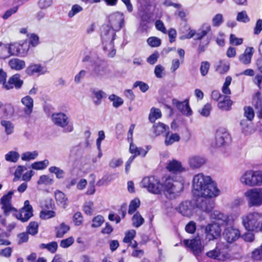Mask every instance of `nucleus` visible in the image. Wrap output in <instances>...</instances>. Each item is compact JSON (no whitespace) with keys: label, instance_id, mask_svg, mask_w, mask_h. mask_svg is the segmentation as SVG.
Segmentation results:
<instances>
[{"label":"nucleus","instance_id":"nucleus-1","mask_svg":"<svg viewBox=\"0 0 262 262\" xmlns=\"http://www.w3.org/2000/svg\"><path fill=\"white\" fill-rule=\"evenodd\" d=\"M192 192L195 195L203 198H215L220 193L216 182L210 176L202 173L193 177Z\"/></svg>","mask_w":262,"mask_h":262},{"label":"nucleus","instance_id":"nucleus-2","mask_svg":"<svg viewBox=\"0 0 262 262\" xmlns=\"http://www.w3.org/2000/svg\"><path fill=\"white\" fill-rule=\"evenodd\" d=\"M13 191H10L4 195L1 199L2 209L5 216L12 213L16 217L23 222L28 221L33 216V208L30 202L27 200L24 203V206L19 212H18L11 204V200Z\"/></svg>","mask_w":262,"mask_h":262},{"label":"nucleus","instance_id":"nucleus-3","mask_svg":"<svg viewBox=\"0 0 262 262\" xmlns=\"http://www.w3.org/2000/svg\"><path fill=\"white\" fill-rule=\"evenodd\" d=\"M117 31L107 25L103 26L101 29V36L104 44L103 49L110 58L114 57L116 53L113 41L115 39L116 32Z\"/></svg>","mask_w":262,"mask_h":262},{"label":"nucleus","instance_id":"nucleus-4","mask_svg":"<svg viewBox=\"0 0 262 262\" xmlns=\"http://www.w3.org/2000/svg\"><path fill=\"white\" fill-rule=\"evenodd\" d=\"M242 224L245 229L250 231L262 232V213L254 211L248 213L242 217Z\"/></svg>","mask_w":262,"mask_h":262},{"label":"nucleus","instance_id":"nucleus-5","mask_svg":"<svg viewBox=\"0 0 262 262\" xmlns=\"http://www.w3.org/2000/svg\"><path fill=\"white\" fill-rule=\"evenodd\" d=\"M184 189L183 183L167 179L163 184L162 191L167 198L174 199L178 197Z\"/></svg>","mask_w":262,"mask_h":262},{"label":"nucleus","instance_id":"nucleus-6","mask_svg":"<svg viewBox=\"0 0 262 262\" xmlns=\"http://www.w3.org/2000/svg\"><path fill=\"white\" fill-rule=\"evenodd\" d=\"M227 248L225 243H217L215 248L207 252L206 255L210 258L219 260H232L234 257L226 251Z\"/></svg>","mask_w":262,"mask_h":262},{"label":"nucleus","instance_id":"nucleus-7","mask_svg":"<svg viewBox=\"0 0 262 262\" xmlns=\"http://www.w3.org/2000/svg\"><path fill=\"white\" fill-rule=\"evenodd\" d=\"M51 120L55 125L62 128L66 133L72 132L74 129L73 123L70 122L69 117L63 113H53Z\"/></svg>","mask_w":262,"mask_h":262},{"label":"nucleus","instance_id":"nucleus-8","mask_svg":"<svg viewBox=\"0 0 262 262\" xmlns=\"http://www.w3.org/2000/svg\"><path fill=\"white\" fill-rule=\"evenodd\" d=\"M141 186L150 193L160 194L162 193L163 184L155 177H144L141 182Z\"/></svg>","mask_w":262,"mask_h":262},{"label":"nucleus","instance_id":"nucleus-9","mask_svg":"<svg viewBox=\"0 0 262 262\" xmlns=\"http://www.w3.org/2000/svg\"><path fill=\"white\" fill-rule=\"evenodd\" d=\"M244 195L247 199L250 207H259L262 205L261 188L250 189L245 192Z\"/></svg>","mask_w":262,"mask_h":262},{"label":"nucleus","instance_id":"nucleus-10","mask_svg":"<svg viewBox=\"0 0 262 262\" xmlns=\"http://www.w3.org/2000/svg\"><path fill=\"white\" fill-rule=\"evenodd\" d=\"M204 232L206 238L208 241L216 240L221 236V226L219 223L212 222L205 226Z\"/></svg>","mask_w":262,"mask_h":262},{"label":"nucleus","instance_id":"nucleus-11","mask_svg":"<svg viewBox=\"0 0 262 262\" xmlns=\"http://www.w3.org/2000/svg\"><path fill=\"white\" fill-rule=\"evenodd\" d=\"M107 25L115 30L120 31L125 25V17L123 13L116 12L110 14L108 17Z\"/></svg>","mask_w":262,"mask_h":262},{"label":"nucleus","instance_id":"nucleus-12","mask_svg":"<svg viewBox=\"0 0 262 262\" xmlns=\"http://www.w3.org/2000/svg\"><path fill=\"white\" fill-rule=\"evenodd\" d=\"M211 34V27L207 23L203 24L197 31L191 30L185 35V38L189 39L194 37L195 40H201L208 34Z\"/></svg>","mask_w":262,"mask_h":262},{"label":"nucleus","instance_id":"nucleus-13","mask_svg":"<svg viewBox=\"0 0 262 262\" xmlns=\"http://www.w3.org/2000/svg\"><path fill=\"white\" fill-rule=\"evenodd\" d=\"M183 243L195 255L200 254L204 250V246L199 236L191 239H184Z\"/></svg>","mask_w":262,"mask_h":262},{"label":"nucleus","instance_id":"nucleus-14","mask_svg":"<svg viewBox=\"0 0 262 262\" xmlns=\"http://www.w3.org/2000/svg\"><path fill=\"white\" fill-rule=\"evenodd\" d=\"M240 231L237 228L233 226L226 227L223 232V236L224 239L228 243H234L240 237Z\"/></svg>","mask_w":262,"mask_h":262},{"label":"nucleus","instance_id":"nucleus-15","mask_svg":"<svg viewBox=\"0 0 262 262\" xmlns=\"http://www.w3.org/2000/svg\"><path fill=\"white\" fill-rule=\"evenodd\" d=\"M231 138L224 128L219 129L215 136V143L218 147L227 145L230 143Z\"/></svg>","mask_w":262,"mask_h":262},{"label":"nucleus","instance_id":"nucleus-16","mask_svg":"<svg viewBox=\"0 0 262 262\" xmlns=\"http://www.w3.org/2000/svg\"><path fill=\"white\" fill-rule=\"evenodd\" d=\"M21 102L24 106L23 109V116L25 118L30 117L33 110V99L30 96H26L21 98Z\"/></svg>","mask_w":262,"mask_h":262},{"label":"nucleus","instance_id":"nucleus-17","mask_svg":"<svg viewBox=\"0 0 262 262\" xmlns=\"http://www.w3.org/2000/svg\"><path fill=\"white\" fill-rule=\"evenodd\" d=\"M254 51L255 50L253 47H247L244 53L238 56V59L239 61L244 65L249 66L251 63L252 58Z\"/></svg>","mask_w":262,"mask_h":262},{"label":"nucleus","instance_id":"nucleus-18","mask_svg":"<svg viewBox=\"0 0 262 262\" xmlns=\"http://www.w3.org/2000/svg\"><path fill=\"white\" fill-rule=\"evenodd\" d=\"M254 176L255 172L254 170H247L242 174L239 181L245 186L248 187L255 186Z\"/></svg>","mask_w":262,"mask_h":262},{"label":"nucleus","instance_id":"nucleus-19","mask_svg":"<svg viewBox=\"0 0 262 262\" xmlns=\"http://www.w3.org/2000/svg\"><path fill=\"white\" fill-rule=\"evenodd\" d=\"M23 81L20 79V75L16 74L10 77L7 82L5 89L8 90L15 88L16 89H19L22 86Z\"/></svg>","mask_w":262,"mask_h":262},{"label":"nucleus","instance_id":"nucleus-20","mask_svg":"<svg viewBox=\"0 0 262 262\" xmlns=\"http://www.w3.org/2000/svg\"><path fill=\"white\" fill-rule=\"evenodd\" d=\"M188 164L192 169H198L202 167L206 162V159L199 155H192L188 158Z\"/></svg>","mask_w":262,"mask_h":262},{"label":"nucleus","instance_id":"nucleus-21","mask_svg":"<svg viewBox=\"0 0 262 262\" xmlns=\"http://www.w3.org/2000/svg\"><path fill=\"white\" fill-rule=\"evenodd\" d=\"M210 217L215 220V222L219 223L221 226L228 225L229 221L228 215L219 210H213L211 212Z\"/></svg>","mask_w":262,"mask_h":262},{"label":"nucleus","instance_id":"nucleus-22","mask_svg":"<svg viewBox=\"0 0 262 262\" xmlns=\"http://www.w3.org/2000/svg\"><path fill=\"white\" fill-rule=\"evenodd\" d=\"M25 72L29 76L41 75L46 73L44 68L39 64H31L25 70Z\"/></svg>","mask_w":262,"mask_h":262},{"label":"nucleus","instance_id":"nucleus-23","mask_svg":"<svg viewBox=\"0 0 262 262\" xmlns=\"http://www.w3.org/2000/svg\"><path fill=\"white\" fill-rule=\"evenodd\" d=\"M167 170L173 173L181 172L185 171L181 162L176 160L170 161L166 166Z\"/></svg>","mask_w":262,"mask_h":262},{"label":"nucleus","instance_id":"nucleus-24","mask_svg":"<svg viewBox=\"0 0 262 262\" xmlns=\"http://www.w3.org/2000/svg\"><path fill=\"white\" fill-rule=\"evenodd\" d=\"M207 198H204L199 200L197 207L204 212H210L213 207V202Z\"/></svg>","mask_w":262,"mask_h":262},{"label":"nucleus","instance_id":"nucleus-25","mask_svg":"<svg viewBox=\"0 0 262 262\" xmlns=\"http://www.w3.org/2000/svg\"><path fill=\"white\" fill-rule=\"evenodd\" d=\"M8 66L12 70L20 71L26 67V62L23 60L14 58L9 60Z\"/></svg>","mask_w":262,"mask_h":262},{"label":"nucleus","instance_id":"nucleus-26","mask_svg":"<svg viewBox=\"0 0 262 262\" xmlns=\"http://www.w3.org/2000/svg\"><path fill=\"white\" fill-rule=\"evenodd\" d=\"M146 148L147 149L145 150L142 147H138L132 142L130 143L129 152L135 157L140 156L144 157L149 150L148 146H147Z\"/></svg>","mask_w":262,"mask_h":262},{"label":"nucleus","instance_id":"nucleus-27","mask_svg":"<svg viewBox=\"0 0 262 262\" xmlns=\"http://www.w3.org/2000/svg\"><path fill=\"white\" fill-rule=\"evenodd\" d=\"M242 132L246 135L253 134L255 130L251 121L243 119L240 122Z\"/></svg>","mask_w":262,"mask_h":262},{"label":"nucleus","instance_id":"nucleus-28","mask_svg":"<svg viewBox=\"0 0 262 262\" xmlns=\"http://www.w3.org/2000/svg\"><path fill=\"white\" fill-rule=\"evenodd\" d=\"M177 107L183 115L187 116L191 115L192 111L189 105L188 100L178 102L177 104Z\"/></svg>","mask_w":262,"mask_h":262},{"label":"nucleus","instance_id":"nucleus-29","mask_svg":"<svg viewBox=\"0 0 262 262\" xmlns=\"http://www.w3.org/2000/svg\"><path fill=\"white\" fill-rule=\"evenodd\" d=\"M55 198L57 203L63 208L68 205V200L66 194L60 190H56L55 193Z\"/></svg>","mask_w":262,"mask_h":262},{"label":"nucleus","instance_id":"nucleus-30","mask_svg":"<svg viewBox=\"0 0 262 262\" xmlns=\"http://www.w3.org/2000/svg\"><path fill=\"white\" fill-rule=\"evenodd\" d=\"M177 210L183 216H190L192 215L190 204L188 202L182 203L179 206Z\"/></svg>","mask_w":262,"mask_h":262},{"label":"nucleus","instance_id":"nucleus-31","mask_svg":"<svg viewBox=\"0 0 262 262\" xmlns=\"http://www.w3.org/2000/svg\"><path fill=\"white\" fill-rule=\"evenodd\" d=\"M232 101L228 96H224L223 99L219 101L218 103V107L223 111H229L231 109Z\"/></svg>","mask_w":262,"mask_h":262},{"label":"nucleus","instance_id":"nucleus-32","mask_svg":"<svg viewBox=\"0 0 262 262\" xmlns=\"http://www.w3.org/2000/svg\"><path fill=\"white\" fill-rule=\"evenodd\" d=\"M93 95V102L95 105H99L101 103L102 99L106 97V93L102 90H95L92 91Z\"/></svg>","mask_w":262,"mask_h":262},{"label":"nucleus","instance_id":"nucleus-33","mask_svg":"<svg viewBox=\"0 0 262 262\" xmlns=\"http://www.w3.org/2000/svg\"><path fill=\"white\" fill-rule=\"evenodd\" d=\"M180 140V137L178 134L168 132L166 135L164 142L166 145L168 146L179 141Z\"/></svg>","mask_w":262,"mask_h":262},{"label":"nucleus","instance_id":"nucleus-34","mask_svg":"<svg viewBox=\"0 0 262 262\" xmlns=\"http://www.w3.org/2000/svg\"><path fill=\"white\" fill-rule=\"evenodd\" d=\"M253 103L257 110L256 113L258 117L262 119V100L259 95L257 94L254 97Z\"/></svg>","mask_w":262,"mask_h":262},{"label":"nucleus","instance_id":"nucleus-35","mask_svg":"<svg viewBox=\"0 0 262 262\" xmlns=\"http://www.w3.org/2000/svg\"><path fill=\"white\" fill-rule=\"evenodd\" d=\"M69 225L64 223H62L58 227H56V237L58 238L62 237L70 230Z\"/></svg>","mask_w":262,"mask_h":262},{"label":"nucleus","instance_id":"nucleus-36","mask_svg":"<svg viewBox=\"0 0 262 262\" xmlns=\"http://www.w3.org/2000/svg\"><path fill=\"white\" fill-rule=\"evenodd\" d=\"M230 64L225 60H221L216 66V70L221 74L226 73L229 69Z\"/></svg>","mask_w":262,"mask_h":262},{"label":"nucleus","instance_id":"nucleus-37","mask_svg":"<svg viewBox=\"0 0 262 262\" xmlns=\"http://www.w3.org/2000/svg\"><path fill=\"white\" fill-rule=\"evenodd\" d=\"M49 171L50 173L54 174L57 179H62L64 178L65 171L58 167L51 166L49 168Z\"/></svg>","mask_w":262,"mask_h":262},{"label":"nucleus","instance_id":"nucleus-38","mask_svg":"<svg viewBox=\"0 0 262 262\" xmlns=\"http://www.w3.org/2000/svg\"><path fill=\"white\" fill-rule=\"evenodd\" d=\"M132 225L134 227L139 228L144 222V219L139 212H137L132 217Z\"/></svg>","mask_w":262,"mask_h":262},{"label":"nucleus","instance_id":"nucleus-39","mask_svg":"<svg viewBox=\"0 0 262 262\" xmlns=\"http://www.w3.org/2000/svg\"><path fill=\"white\" fill-rule=\"evenodd\" d=\"M8 52L11 56H19V43H11L7 44Z\"/></svg>","mask_w":262,"mask_h":262},{"label":"nucleus","instance_id":"nucleus-40","mask_svg":"<svg viewBox=\"0 0 262 262\" xmlns=\"http://www.w3.org/2000/svg\"><path fill=\"white\" fill-rule=\"evenodd\" d=\"M169 127L162 123L155 124L153 126L154 134L157 136L165 132Z\"/></svg>","mask_w":262,"mask_h":262},{"label":"nucleus","instance_id":"nucleus-41","mask_svg":"<svg viewBox=\"0 0 262 262\" xmlns=\"http://www.w3.org/2000/svg\"><path fill=\"white\" fill-rule=\"evenodd\" d=\"M162 114L161 111L159 108L152 107L149 115L148 119L151 122H154L155 121L161 117Z\"/></svg>","mask_w":262,"mask_h":262},{"label":"nucleus","instance_id":"nucleus-42","mask_svg":"<svg viewBox=\"0 0 262 262\" xmlns=\"http://www.w3.org/2000/svg\"><path fill=\"white\" fill-rule=\"evenodd\" d=\"M108 99L110 101L112 102L113 106L115 108L119 107L124 103V101L122 98L115 94H111L110 95Z\"/></svg>","mask_w":262,"mask_h":262},{"label":"nucleus","instance_id":"nucleus-43","mask_svg":"<svg viewBox=\"0 0 262 262\" xmlns=\"http://www.w3.org/2000/svg\"><path fill=\"white\" fill-rule=\"evenodd\" d=\"M19 154L15 151H10L5 155V158L7 161L16 163L19 159Z\"/></svg>","mask_w":262,"mask_h":262},{"label":"nucleus","instance_id":"nucleus-44","mask_svg":"<svg viewBox=\"0 0 262 262\" xmlns=\"http://www.w3.org/2000/svg\"><path fill=\"white\" fill-rule=\"evenodd\" d=\"M1 124L4 127L7 135H10L13 133L14 126L11 121L3 120L1 121Z\"/></svg>","mask_w":262,"mask_h":262},{"label":"nucleus","instance_id":"nucleus-45","mask_svg":"<svg viewBox=\"0 0 262 262\" xmlns=\"http://www.w3.org/2000/svg\"><path fill=\"white\" fill-rule=\"evenodd\" d=\"M140 201L139 199L135 198L132 200L129 205L128 213L129 214H133L136 210L140 207Z\"/></svg>","mask_w":262,"mask_h":262},{"label":"nucleus","instance_id":"nucleus-46","mask_svg":"<svg viewBox=\"0 0 262 262\" xmlns=\"http://www.w3.org/2000/svg\"><path fill=\"white\" fill-rule=\"evenodd\" d=\"M58 245L56 242H52L48 244H41L39 247L41 249H47L50 252L55 253L57 249Z\"/></svg>","mask_w":262,"mask_h":262},{"label":"nucleus","instance_id":"nucleus-47","mask_svg":"<svg viewBox=\"0 0 262 262\" xmlns=\"http://www.w3.org/2000/svg\"><path fill=\"white\" fill-rule=\"evenodd\" d=\"M19 43V56L21 57H25L29 50L30 45H28L26 41H23L21 43Z\"/></svg>","mask_w":262,"mask_h":262},{"label":"nucleus","instance_id":"nucleus-48","mask_svg":"<svg viewBox=\"0 0 262 262\" xmlns=\"http://www.w3.org/2000/svg\"><path fill=\"white\" fill-rule=\"evenodd\" d=\"M29 39L30 47H35L39 43V37L35 33H31L27 35Z\"/></svg>","mask_w":262,"mask_h":262},{"label":"nucleus","instance_id":"nucleus-49","mask_svg":"<svg viewBox=\"0 0 262 262\" xmlns=\"http://www.w3.org/2000/svg\"><path fill=\"white\" fill-rule=\"evenodd\" d=\"M94 74L97 77L102 78L106 74V68L102 66H96L94 71Z\"/></svg>","mask_w":262,"mask_h":262},{"label":"nucleus","instance_id":"nucleus-50","mask_svg":"<svg viewBox=\"0 0 262 262\" xmlns=\"http://www.w3.org/2000/svg\"><path fill=\"white\" fill-rule=\"evenodd\" d=\"M53 179L48 175H42L39 177L37 183L38 185H49L53 184Z\"/></svg>","mask_w":262,"mask_h":262},{"label":"nucleus","instance_id":"nucleus-51","mask_svg":"<svg viewBox=\"0 0 262 262\" xmlns=\"http://www.w3.org/2000/svg\"><path fill=\"white\" fill-rule=\"evenodd\" d=\"M49 162L48 160L36 162L32 164V168L36 170L43 169L49 165Z\"/></svg>","mask_w":262,"mask_h":262},{"label":"nucleus","instance_id":"nucleus-52","mask_svg":"<svg viewBox=\"0 0 262 262\" xmlns=\"http://www.w3.org/2000/svg\"><path fill=\"white\" fill-rule=\"evenodd\" d=\"M56 213L53 210H43L40 213V217L42 220H48L55 217Z\"/></svg>","mask_w":262,"mask_h":262},{"label":"nucleus","instance_id":"nucleus-53","mask_svg":"<svg viewBox=\"0 0 262 262\" xmlns=\"http://www.w3.org/2000/svg\"><path fill=\"white\" fill-rule=\"evenodd\" d=\"M232 80V78L230 76H227L225 79V81L223 84L222 90L223 94L228 95L231 94V91L229 88Z\"/></svg>","mask_w":262,"mask_h":262},{"label":"nucleus","instance_id":"nucleus-54","mask_svg":"<svg viewBox=\"0 0 262 262\" xmlns=\"http://www.w3.org/2000/svg\"><path fill=\"white\" fill-rule=\"evenodd\" d=\"M38 224L35 222H31L27 227V232L29 234L34 235L38 232Z\"/></svg>","mask_w":262,"mask_h":262},{"label":"nucleus","instance_id":"nucleus-55","mask_svg":"<svg viewBox=\"0 0 262 262\" xmlns=\"http://www.w3.org/2000/svg\"><path fill=\"white\" fill-rule=\"evenodd\" d=\"M7 44L0 42V58L6 59L10 57L8 52Z\"/></svg>","mask_w":262,"mask_h":262},{"label":"nucleus","instance_id":"nucleus-56","mask_svg":"<svg viewBox=\"0 0 262 262\" xmlns=\"http://www.w3.org/2000/svg\"><path fill=\"white\" fill-rule=\"evenodd\" d=\"M224 22V18L222 14L218 13L215 15L212 19V25L214 27H219Z\"/></svg>","mask_w":262,"mask_h":262},{"label":"nucleus","instance_id":"nucleus-57","mask_svg":"<svg viewBox=\"0 0 262 262\" xmlns=\"http://www.w3.org/2000/svg\"><path fill=\"white\" fill-rule=\"evenodd\" d=\"M236 19L237 21L243 23H247L250 21V18L245 11L238 12Z\"/></svg>","mask_w":262,"mask_h":262},{"label":"nucleus","instance_id":"nucleus-58","mask_svg":"<svg viewBox=\"0 0 262 262\" xmlns=\"http://www.w3.org/2000/svg\"><path fill=\"white\" fill-rule=\"evenodd\" d=\"M244 116L248 121H252L254 117V112L253 109L250 106H246L244 107Z\"/></svg>","mask_w":262,"mask_h":262},{"label":"nucleus","instance_id":"nucleus-59","mask_svg":"<svg viewBox=\"0 0 262 262\" xmlns=\"http://www.w3.org/2000/svg\"><path fill=\"white\" fill-rule=\"evenodd\" d=\"M38 156V152L36 151L33 152H26L21 156V159L24 161H29L35 159Z\"/></svg>","mask_w":262,"mask_h":262},{"label":"nucleus","instance_id":"nucleus-60","mask_svg":"<svg viewBox=\"0 0 262 262\" xmlns=\"http://www.w3.org/2000/svg\"><path fill=\"white\" fill-rule=\"evenodd\" d=\"M104 221V218L102 216L97 215L93 219L92 227L93 228L99 227L103 223Z\"/></svg>","mask_w":262,"mask_h":262},{"label":"nucleus","instance_id":"nucleus-61","mask_svg":"<svg viewBox=\"0 0 262 262\" xmlns=\"http://www.w3.org/2000/svg\"><path fill=\"white\" fill-rule=\"evenodd\" d=\"M147 42L152 47H159L161 43V39L156 37H149L147 40Z\"/></svg>","mask_w":262,"mask_h":262},{"label":"nucleus","instance_id":"nucleus-62","mask_svg":"<svg viewBox=\"0 0 262 262\" xmlns=\"http://www.w3.org/2000/svg\"><path fill=\"white\" fill-rule=\"evenodd\" d=\"M210 68V63L208 61H203L201 63L200 72L202 76H206Z\"/></svg>","mask_w":262,"mask_h":262},{"label":"nucleus","instance_id":"nucleus-63","mask_svg":"<svg viewBox=\"0 0 262 262\" xmlns=\"http://www.w3.org/2000/svg\"><path fill=\"white\" fill-rule=\"evenodd\" d=\"M164 68L161 64L155 67L154 73L156 76L158 78H161L165 75Z\"/></svg>","mask_w":262,"mask_h":262},{"label":"nucleus","instance_id":"nucleus-64","mask_svg":"<svg viewBox=\"0 0 262 262\" xmlns=\"http://www.w3.org/2000/svg\"><path fill=\"white\" fill-rule=\"evenodd\" d=\"M136 234L135 230H130L125 233V236L123 239V242L126 243H131L132 239L134 238Z\"/></svg>","mask_w":262,"mask_h":262}]
</instances>
